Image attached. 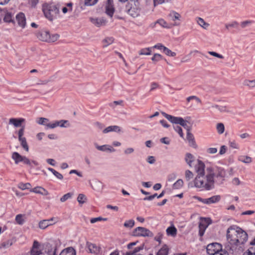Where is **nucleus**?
Listing matches in <instances>:
<instances>
[{
    "label": "nucleus",
    "instance_id": "nucleus-6",
    "mask_svg": "<svg viewBox=\"0 0 255 255\" xmlns=\"http://www.w3.org/2000/svg\"><path fill=\"white\" fill-rule=\"evenodd\" d=\"M130 7L128 10V13L133 17H136L140 15L141 8L139 2L137 0L131 1Z\"/></svg>",
    "mask_w": 255,
    "mask_h": 255
},
{
    "label": "nucleus",
    "instance_id": "nucleus-14",
    "mask_svg": "<svg viewBox=\"0 0 255 255\" xmlns=\"http://www.w3.org/2000/svg\"><path fill=\"white\" fill-rule=\"evenodd\" d=\"M94 146L98 150L107 153L113 152L115 150L111 145L108 144L99 145L97 143H95Z\"/></svg>",
    "mask_w": 255,
    "mask_h": 255
},
{
    "label": "nucleus",
    "instance_id": "nucleus-28",
    "mask_svg": "<svg viewBox=\"0 0 255 255\" xmlns=\"http://www.w3.org/2000/svg\"><path fill=\"white\" fill-rule=\"evenodd\" d=\"M166 233L168 235L174 237L177 234V229L174 226H171L167 228Z\"/></svg>",
    "mask_w": 255,
    "mask_h": 255
},
{
    "label": "nucleus",
    "instance_id": "nucleus-1",
    "mask_svg": "<svg viewBox=\"0 0 255 255\" xmlns=\"http://www.w3.org/2000/svg\"><path fill=\"white\" fill-rule=\"evenodd\" d=\"M187 164L190 167L194 166L195 170L198 173L194 180L196 187L207 190L213 188L214 181L213 175L208 174L205 177V164L201 160H189Z\"/></svg>",
    "mask_w": 255,
    "mask_h": 255
},
{
    "label": "nucleus",
    "instance_id": "nucleus-54",
    "mask_svg": "<svg viewBox=\"0 0 255 255\" xmlns=\"http://www.w3.org/2000/svg\"><path fill=\"white\" fill-rule=\"evenodd\" d=\"M162 59V56L159 54H154L153 56L151 58V60L154 62H158Z\"/></svg>",
    "mask_w": 255,
    "mask_h": 255
},
{
    "label": "nucleus",
    "instance_id": "nucleus-27",
    "mask_svg": "<svg viewBox=\"0 0 255 255\" xmlns=\"http://www.w3.org/2000/svg\"><path fill=\"white\" fill-rule=\"evenodd\" d=\"M169 248L166 245H164L157 252L156 255H168Z\"/></svg>",
    "mask_w": 255,
    "mask_h": 255
},
{
    "label": "nucleus",
    "instance_id": "nucleus-61",
    "mask_svg": "<svg viewBox=\"0 0 255 255\" xmlns=\"http://www.w3.org/2000/svg\"><path fill=\"white\" fill-rule=\"evenodd\" d=\"M160 140L161 143L167 145L169 144L170 142V139L167 137H162L160 139Z\"/></svg>",
    "mask_w": 255,
    "mask_h": 255
},
{
    "label": "nucleus",
    "instance_id": "nucleus-8",
    "mask_svg": "<svg viewBox=\"0 0 255 255\" xmlns=\"http://www.w3.org/2000/svg\"><path fill=\"white\" fill-rule=\"evenodd\" d=\"M236 230H237V231L238 233L237 238L238 240H239V242H238V246L239 245L244 244L245 242H246L248 240V236L245 231L238 226Z\"/></svg>",
    "mask_w": 255,
    "mask_h": 255
},
{
    "label": "nucleus",
    "instance_id": "nucleus-33",
    "mask_svg": "<svg viewBox=\"0 0 255 255\" xmlns=\"http://www.w3.org/2000/svg\"><path fill=\"white\" fill-rule=\"evenodd\" d=\"M208 227V225H205L203 223H200L199 225V235L200 237H202L204 234L205 230Z\"/></svg>",
    "mask_w": 255,
    "mask_h": 255
},
{
    "label": "nucleus",
    "instance_id": "nucleus-7",
    "mask_svg": "<svg viewBox=\"0 0 255 255\" xmlns=\"http://www.w3.org/2000/svg\"><path fill=\"white\" fill-rule=\"evenodd\" d=\"M133 235L134 236L144 237H152L153 236V233L150 230L145 228L141 227H137L134 230Z\"/></svg>",
    "mask_w": 255,
    "mask_h": 255
},
{
    "label": "nucleus",
    "instance_id": "nucleus-49",
    "mask_svg": "<svg viewBox=\"0 0 255 255\" xmlns=\"http://www.w3.org/2000/svg\"><path fill=\"white\" fill-rule=\"evenodd\" d=\"M174 130L179 134L181 137H183V133L182 128L179 126H173Z\"/></svg>",
    "mask_w": 255,
    "mask_h": 255
},
{
    "label": "nucleus",
    "instance_id": "nucleus-47",
    "mask_svg": "<svg viewBox=\"0 0 255 255\" xmlns=\"http://www.w3.org/2000/svg\"><path fill=\"white\" fill-rule=\"evenodd\" d=\"M228 251L226 249L225 250H223L222 247H221V250H219L216 253H214V255H229Z\"/></svg>",
    "mask_w": 255,
    "mask_h": 255
},
{
    "label": "nucleus",
    "instance_id": "nucleus-3",
    "mask_svg": "<svg viewBox=\"0 0 255 255\" xmlns=\"http://www.w3.org/2000/svg\"><path fill=\"white\" fill-rule=\"evenodd\" d=\"M25 122V120L23 118H10L9 120L8 124L13 126L15 128H21L17 132L18 140L22 147L27 151L28 146L25 137L23 136L25 127L24 126H22V124Z\"/></svg>",
    "mask_w": 255,
    "mask_h": 255
},
{
    "label": "nucleus",
    "instance_id": "nucleus-42",
    "mask_svg": "<svg viewBox=\"0 0 255 255\" xmlns=\"http://www.w3.org/2000/svg\"><path fill=\"white\" fill-rule=\"evenodd\" d=\"M15 221L18 224L23 225L24 223L23 215L21 214L17 215L15 217Z\"/></svg>",
    "mask_w": 255,
    "mask_h": 255
},
{
    "label": "nucleus",
    "instance_id": "nucleus-40",
    "mask_svg": "<svg viewBox=\"0 0 255 255\" xmlns=\"http://www.w3.org/2000/svg\"><path fill=\"white\" fill-rule=\"evenodd\" d=\"M87 198L86 196L83 194H79L77 197V201L79 204H82L86 202Z\"/></svg>",
    "mask_w": 255,
    "mask_h": 255
},
{
    "label": "nucleus",
    "instance_id": "nucleus-18",
    "mask_svg": "<svg viewBox=\"0 0 255 255\" xmlns=\"http://www.w3.org/2000/svg\"><path fill=\"white\" fill-rule=\"evenodd\" d=\"M91 22L95 25L98 27H100L102 25H104L106 23V20L103 17L100 18H93L91 17L90 18Z\"/></svg>",
    "mask_w": 255,
    "mask_h": 255
},
{
    "label": "nucleus",
    "instance_id": "nucleus-34",
    "mask_svg": "<svg viewBox=\"0 0 255 255\" xmlns=\"http://www.w3.org/2000/svg\"><path fill=\"white\" fill-rule=\"evenodd\" d=\"M183 185V181L182 179H178L175 182L172 186L173 189H178L181 188Z\"/></svg>",
    "mask_w": 255,
    "mask_h": 255
},
{
    "label": "nucleus",
    "instance_id": "nucleus-41",
    "mask_svg": "<svg viewBox=\"0 0 255 255\" xmlns=\"http://www.w3.org/2000/svg\"><path fill=\"white\" fill-rule=\"evenodd\" d=\"M169 16L171 18V19L173 21H175L176 20H179L181 17L180 14L175 11H173L172 12L170 13L169 14Z\"/></svg>",
    "mask_w": 255,
    "mask_h": 255
},
{
    "label": "nucleus",
    "instance_id": "nucleus-60",
    "mask_svg": "<svg viewBox=\"0 0 255 255\" xmlns=\"http://www.w3.org/2000/svg\"><path fill=\"white\" fill-rule=\"evenodd\" d=\"M208 53L209 54H210L211 55H212L213 56H215V57H218L219 58H220V59H223L224 58V57L223 55H221V54H219L218 53H217V52H214V51H209L208 52Z\"/></svg>",
    "mask_w": 255,
    "mask_h": 255
},
{
    "label": "nucleus",
    "instance_id": "nucleus-52",
    "mask_svg": "<svg viewBox=\"0 0 255 255\" xmlns=\"http://www.w3.org/2000/svg\"><path fill=\"white\" fill-rule=\"evenodd\" d=\"M107 218H103L102 217H97V218H92L90 220V222L92 224H94V223H96L97 222H99V221H107Z\"/></svg>",
    "mask_w": 255,
    "mask_h": 255
},
{
    "label": "nucleus",
    "instance_id": "nucleus-43",
    "mask_svg": "<svg viewBox=\"0 0 255 255\" xmlns=\"http://www.w3.org/2000/svg\"><path fill=\"white\" fill-rule=\"evenodd\" d=\"M217 130L219 134H222L225 130V127L223 123H218L217 125Z\"/></svg>",
    "mask_w": 255,
    "mask_h": 255
},
{
    "label": "nucleus",
    "instance_id": "nucleus-55",
    "mask_svg": "<svg viewBox=\"0 0 255 255\" xmlns=\"http://www.w3.org/2000/svg\"><path fill=\"white\" fill-rule=\"evenodd\" d=\"M155 23H158L163 27H168V26L166 22L162 19H160L157 20Z\"/></svg>",
    "mask_w": 255,
    "mask_h": 255
},
{
    "label": "nucleus",
    "instance_id": "nucleus-36",
    "mask_svg": "<svg viewBox=\"0 0 255 255\" xmlns=\"http://www.w3.org/2000/svg\"><path fill=\"white\" fill-rule=\"evenodd\" d=\"M113 42L114 38L112 37H106L103 41L104 47H107L108 45L112 44Z\"/></svg>",
    "mask_w": 255,
    "mask_h": 255
},
{
    "label": "nucleus",
    "instance_id": "nucleus-15",
    "mask_svg": "<svg viewBox=\"0 0 255 255\" xmlns=\"http://www.w3.org/2000/svg\"><path fill=\"white\" fill-rule=\"evenodd\" d=\"M106 12L110 16L112 17L115 12L113 0H108L106 4Z\"/></svg>",
    "mask_w": 255,
    "mask_h": 255
},
{
    "label": "nucleus",
    "instance_id": "nucleus-29",
    "mask_svg": "<svg viewBox=\"0 0 255 255\" xmlns=\"http://www.w3.org/2000/svg\"><path fill=\"white\" fill-rule=\"evenodd\" d=\"M3 20L5 22H13V16L11 12H7L4 15Z\"/></svg>",
    "mask_w": 255,
    "mask_h": 255
},
{
    "label": "nucleus",
    "instance_id": "nucleus-48",
    "mask_svg": "<svg viewBox=\"0 0 255 255\" xmlns=\"http://www.w3.org/2000/svg\"><path fill=\"white\" fill-rule=\"evenodd\" d=\"M134 225V221L133 220H129L126 221L124 223V226L127 228H132Z\"/></svg>",
    "mask_w": 255,
    "mask_h": 255
},
{
    "label": "nucleus",
    "instance_id": "nucleus-19",
    "mask_svg": "<svg viewBox=\"0 0 255 255\" xmlns=\"http://www.w3.org/2000/svg\"><path fill=\"white\" fill-rule=\"evenodd\" d=\"M87 245L90 253L98 254L100 253L101 248L96 244L87 242Z\"/></svg>",
    "mask_w": 255,
    "mask_h": 255
},
{
    "label": "nucleus",
    "instance_id": "nucleus-39",
    "mask_svg": "<svg viewBox=\"0 0 255 255\" xmlns=\"http://www.w3.org/2000/svg\"><path fill=\"white\" fill-rule=\"evenodd\" d=\"M151 48H146L141 49L139 51V55H149L151 54Z\"/></svg>",
    "mask_w": 255,
    "mask_h": 255
},
{
    "label": "nucleus",
    "instance_id": "nucleus-62",
    "mask_svg": "<svg viewBox=\"0 0 255 255\" xmlns=\"http://www.w3.org/2000/svg\"><path fill=\"white\" fill-rule=\"evenodd\" d=\"M207 152L209 154H214L217 152V148L215 147H210L207 149Z\"/></svg>",
    "mask_w": 255,
    "mask_h": 255
},
{
    "label": "nucleus",
    "instance_id": "nucleus-57",
    "mask_svg": "<svg viewBox=\"0 0 255 255\" xmlns=\"http://www.w3.org/2000/svg\"><path fill=\"white\" fill-rule=\"evenodd\" d=\"M229 144L230 146L233 148L238 149L239 148V144L235 140L230 141Z\"/></svg>",
    "mask_w": 255,
    "mask_h": 255
},
{
    "label": "nucleus",
    "instance_id": "nucleus-2",
    "mask_svg": "<svg viewBox=\"0 0 255 255\" xmlns=\"http://www.w3.org/2000/svg\"><path fill=\"white\" fill-rule=\"evenodd\" d=\"M237 228L236 226H230L227 231V239L228 243H227L225 248L231 254H234L236 251L238 247V240L237 237L238 235Z\"/></svg>",
    "mask_w": 255,
    "mask_h": 255
},
{
    "label": "nucleus",
    "instance_id": "nucleus-4",
    "mask_svg": "<svg viewBox=\"0 0 255 255\" xmlns=\"http://www.w3.org/2000/svg\"><path fill=\"white\" fill-rule=\"evenodd\" d=\"M43 11L45 17L49 20L52 21L56 17L58 14L59 7L58 5L46 4L43 6Z\"/></svg>",
    "mask_w": 255,
    "mask_h": 255
},
{
    "label": "nucleus",
    "instance_id": "nucleus-31",
    "mask_svg": "<svg viewBox=\"0 0 255 255\" xmlns=\"http://www.w3.org/2000/svg\"><path fill=\"white\" fill-rule=\"evenodd\" d=\"M243 85L249 88H253L255 87V79L253 80L246 79L243 82Z\"/></svg>",
    "mask_w": 255,
    "mask_h": 255
},
{
    "label": "nucleus",
    "instance_id": "nucleus-21",
    "mask_svg": "<svg viewBox=\"0 0 255 255\" xmlns=\"http://www.w3.org/2000/svg\"><path fill=\"white\" fill-rule=\"evenodd\" d=\"M30 191L42 195H47L49 194L47 190L41 186H37L34 188L30 189Z\"/></svg>",
    "mask_w": 255,
    "mask_h": 255
},
{
    "label": "nucleus",
    "instance_id": "nucleus-63",
    "mask_svg": "<svg viewBox=\"0 0 255 255\" xmlns=\"http://www.w3.org/2000/svg\"><path fill=\"white\" fill-rule=\"evenodd\" d=\"M143 246H141L140 247H136L134 249V250L132 251V253H133V255H135L136 254L139 252L140 251L143 250Z\"/></svg>",
    "mask_w": 255,
    "mask_h": 255
},
{
    "label": "nucleus",
    "instance_id": "nucleus-59",
    "mask_svg": "<svg viewBox=\"0 0 255 255\" xmlns=\"http://www.w3.org/2000/svg\"><path fill=\"white\" fill-rule=\"evenodd\" d=\"M186 138L188 142L195 139L193 134L190 131L187 132Z\"/></svg>",
    "mask_w": 255,
    "mask_h": 255
},
{
    "label": "nucleus",
    "instance_id": "nucleus-5",
    "mask_svg": "<svg viewBox=\"0 0 255 255\" xmlns=\"http://www.w3.org/2000/svg\"><path fill=\"white\" fill-rule=\"evenodd\" d=\"M208 175H213V181L218 184H221L225 180V170L222 168H218L215 172L211 171Z\"/></svg>",
    "mask_w": 255,
    "mask_h": 255
},
{
    "label": "nucleus",
    "instance_id": "nucleus-56",
    "mask_svg": "<svg viewBox=\"0 0 255 255\" xmlns=\"http://www.w3.org/2000/svg\"><path fill=\"white\" fill-rule=\"evenodd\" d=\"M12 158L13 159H26L25 157H22L19 153L17 152H14L12 155Z\"/></svg>",
    "mask_w": 255,
    "mask_h": 255
},
{
    "label": "nucleus",
    "instance_id": "nucleus-23",
    "mask_svg": "<svg viewBox=\"0 0 255 255\" xmlns=\"http://www.w3.org/2000/svg\"><path fill=\"white\" fill-rule=\"evenodd\" d=\"M36 123L40 125L45 126L46 129L50 128L49 125H51V123H49V120L45 118H38L36 120Z\"/></svg>",
    "mask_w": 255,
    "mask_h": 255
},
{
    "label": "nucleus",
    "instance_id": "nucleus-24",
    "mask_svg": "<svg viewBox=\"0 0 255 255\" xmlns=\"http://www.w3.org/2000/svg\"><path fill=\"white\" fill-rule=\"evenodd\" d=\"M49 33L47 31H41L37 33V36L41 41L48 42Z\"/></svg>",
    "mask_w": 255,
    "mask_h": 255
},
{
    "label": "nucleus",
    "instance_id": "nucleus-38",
    "mask_svg": "<svg viewBox=\"0 0 255 255\" xmlns=\"http://www.w3.org/2000/svg\"><path fill=\"white\" fill-rule=\"evenodd\" d=\"M197 22L199 25H200L201 27L204 28V29H206L209 25V24L206 23L203 19L202 18L199 17L197 20Z\"/></svg>",
    "mask_w": 255,
    "mask_h": 255
},
{
    "label": "nucleus",
    "instance_id": "nucleus-9",
    "mask_svg": "<svg viewBox=\"0 0 255 255\" xmlns=\"http://www.w3.org/2000/svg\"><path fill=\"white\" fill-rule=\"evenodd\" d=\"M196 198L200 202L205 204H211L216 203L219 202L221 200V196L220 195L213 196L209 198H202L199 197H196Z\"/></svg>",
    "mask_w": 255,
    "mask_h": 255
},
{
    "label": "nucleus",
    "instance_id": "nucleus-35",
    "mask_svg": "<svg viewBox=\"0 0 255 255\" xmlns=\"http://www.w3.org/2000/svg\"><path fill=\"white\" fill-rule=\"evenodd\" d=\"M31 187V185L29 183H23L21 182L19 183L18 185V187L22 190L25 189H29Z\"/></svg>",
    "mask_w": 255,
    "mask_h": 255
},
{
    "label": "nucleus",
    "instance_id": "nucleus-44",
    "mask_svg": "<svg viewBox=\"0 0 255 255\" xmlns=\"http://www.w3.org/2000/svg\"><path fill=\"white\" fill-rule=\"evenodd\" d=\"M163 52L167 56L171 57H174L175 56H176V54L175 52L171 51L169 49L166 47L165 46L164 48Z\"/></svg>",
    "mask_w": 255,
    "mask_h": 255
},
{
    "label": "nucleus",
    "instance_id": "nucleus-58",
    "mask_svg": "<svg viewBox=\"0 0 255 255\" xmlns=\"http://www.w3.org/2000/svg\"><path fill=\"white\" fill-rule=\"evenodd\" d=\"M98 0H85V4L86 5H93L96 4Z\"/></svg>",
    "mask_w": 255,
    "mask_h": 255
},
{
    "label": "nucleus",
    "instance_id": "nucleus-20",
    "mask_svg": "<svg viewBox=\"0 0 255 255\" xmlns=\"http://www.w3.org/2000/svg\"><path fill=\"white\" fill-rule=\"evenodd\" d=\"M16 19L18 25L24 28L26 24V18L24 13L20 12L16 16Z\"/></svg>",
    "mask_w": 255,
    "mask_h": 255
},
{
    "label": "nucleus",
    "instance_id": "nucleus-13",
    "mask_svg": "<svg viewBox=\"0 0 255 255\" xmlns=\"http://www.w3.org/2000/svg\"><path fill=\"white\" fill-rule=\"evenodd\" d=\"M210 106L209 107V109H217L221 113H231L232 111L230 110V108L227 106L225 104H210Z\"/></svg>",
    "mask_w": 255,
    "mask_h": 255
},
{
    "label": "nucleus",
    "instance_id": "nucleus-12",
    "mask_svg": "<svg viewBox=\"0 0 255 255\" xmlns=\"http://www.w3.org/2000/svg\"><path fill=\"white\" fill-rule=\"evenodd\" d=\"M57 218L55 217H52L47 220H43L39 223V227L41 229H45L47 227L57 223Z\"/></svg>",
    "mask_w": 255,
    "mask_h": 255
},
{
    "label": "nucleus",
    "instance_id": "nucleus-51",
    "mask_svg": "<svg viewBox=\"0 0 255 255\" xmlns=\"http://www.w3.org/2000/svg\"><path fill=\"white\" fill-rule=\"evenodd\" d=\"M193 178V174L192 173V172L189 170H187L185 171L186 180L187 181H189Z\"/></svg>",
    "mask_w": 255,
    "mask_h": 255
},
{
    "label": "nucleus",
    "instance_id": "nucleus-11",
    "mask_svg": "<svg viewBox=\"0 0 255 255\" xmlns=\"http://www.w3.org/2000/svg\"><path fill=\"white\" fill-rule=\"evenodd\" d=\"M70 126V124L68 121L65 120H61L60 121H55L51 125H49V127L50 129L54 128L57 127L60 128H68Z\"/></svg>",
    "mask_w": 255,
    "mask_h": 255
},
{
    "label": "nucleus",
    "instance_id": "nucleus-25",
    "mask_svg": "<svg viewBox=\"0 0 255 255\" xmlns=\"http://www.w3.org/2000/svg\"><path fill=\"white\" fill-rule=\"evenodd\" d=\"M15 164H18L19 162H22L31 167H34L38 165V163L36 160H14Z\"/></svg>",
    "mask_w": 255,
    "mask_h": 255
},
{
    "label": "nucleus",
    "instance_id": "nucleus-32",
    "mask_svg": "<svg viewBox=\"0 0 255 255\" xmlns=\"http://www.w3.org/2000/svg\"><path fill=\"white\" fill-rule=\"evenodd\" d=\"M59 38V35L58 34H51L50 33H49L48 35V42H54L56 41H57L58 38Z\"/></svg>",
    "mask_w": 255,
    "mask_h": 255
},
{
    "label": "nucleus",
    "instance_id": "nucleus-64",
    "mask_svg": "<svg viewBox=\"0 0 255 255\" xmlns=\"http://www.w3.org/2000/svg\"><path fill=\"white\" fill-rule=\"evenodd\" d=\"M246 254H248V255H255V248H250Z\"/></svg>",
    "mask_w": 255,
    "mask_h": 255
},
{
    "label": "nucleus",
    "instance_id": "nucleus-53",
    "mask_svg": "<svg viewBox=\"0 0 255 255\" xmlns=\"http://www.w3.org/2000/svg\"><path fill=\"white\" fill-rule=\"evenodd\" d=\"M154 6H156L158 4H161L166 3L170 1L171 0H153Z\"/></svg>",
    "mask_w": 255,
    "mask_h": 255
},
{
    "label": "nucleus",
    "instance_id": "nucleus-45",
    "mask_svg": "<svg viewBox=\"0 0 255 255\" xmlns=\"http://www.w3.org/2000/svg\"><path fill=\"white\" fill-rule=\"evenodd\" d=\"M46 247L51 248V249H48L47 252L48 255H56L57 249L56 247L54 248V250L52 251L51 245L50 244H47Z\"/></svg>",
    "mask_w": 255,
    "mask_h": 255
},
{
    "label": "nucleus",
    "instance_id": "nucleus-30",
    "mask_svg": "<svg viewBox=\"0 0 255 255\" xmlns=\"http://www.w3.org/2000/svg\"><path fill=\"white\" fill-rule=\"evenodd\" d=\"M188 122L187 121L184 120L183 119L181 122L180 125L182 126L187 130V132H190L192 128L191 126L188 125Z\"/></svg>",
    "mask_w": 255,
    "mask_h": 255
},
{
    "label": "nucleus",
    "instance_id": "nucleus-16",
    "mask_svg": "<svg viewBox=\"0 0 255 255\" xmlns=\"http://www.w3.org/2000/svg\"><path fill=\"white\" fill-rule=\"evenodd\" d=\"M161 114L166 119L173 124L180 125L183 119L182 118L174 117L164 112H162Z\"/></svg>",
    "mask_w": 255,
    "mask_h": 255
},
{
    "label": "nucleus",
    "instance_id": "nucleus-17",
    "mask_svg": "<svg viewBox=\"0 0 255 255\" xmlns=\"http://www.w3.org/2000/svg\"><path fill=\"white\" fill-rule=\"evenodd\" d=\"M40 244L37 241H34L32 247L30 250L31 255H40L42 254L41 250H39Z\"/></svg>",
    "mask_w": 255,
    "mask_h": 255
},
{
    "label": "nucleus",
    "instance_id": "nucleus-22",
    "mask_svg": "<svg viewBox=\"0 0 255 255\" xmlns=\"http://www.w3.org/2000/svg\"><path fill=\"white\" fill-rule=\"evenodd\" d=\"M121 132L122 131L121 128L118 126H111L103 129L104 133H107L110 132Z\"/></svg>",
    "mask_w": 255,
    "mask_h": 255
},
{
    "label": "nucleus",
    "instance_id": "nucleus-37",
    "mask_svg": "<svg viewBox=\"0 0 255 255\" xmlns=\"http://www.w3.org/2000/svg\"><path fill=\"white\" fill-rule=\"evenodd\" d=\"M47 169L48 170L50 171L58 179H63V176L61 173L52 168L49 167Z\"/></svg>",
    "mask_w": 255,
    "mask_h": 255
},
{
    "label": "nucleus",
    "instance_id": "nucleus-46",
    "mask_svg": "<svg viewBox=\"0 0 255 255\" xmlns=\"http://www.w3.org/2000/svg\"><path fill=\"white\" fill-rule=\"evenodd\" d=\"M73 194L72 193H68L65 195H64L61 198H60V201L62 202H64L68 199L71 198Z\"/></svg>",
    "mask_w": 255,
    "mask_h": 255
},
{
    "label": "nucleus",
    "instance_id": "nucleus-10",
    "mask_svg": "<svg viewBox=\"0 0 255 255\" xmlns=\"http://www.w3.org/2000/svg\"><path fill=\"white\" fill-rule=\"evenodd\" d=\"M222 245L217 243H213L207 245L206 251L208 254L214 255V253H216L219 250H221Z\"/></svg>",
    "mask_w": 255,
    "mask_h": 255
},
{
    "label": "nucleus",
    "instance_id": "nucleus-50",
    "mask_svg": "<svg viewBox=\"0 0 255 255\" xmlns=\"http://www.w3.org/2000/svg\"><path fill=\"white\" fill-rule=\"evenodd\" d=\"M13 244L12 241L11 240H8L6 241L3 242L1 244V246L4 248H7L10 247Z\"/></svg>",
    "mask_w": 255,
    "mask_h": 255
},
{
    "label": "nucleus",
    "instance_id": "nucleus-26",
    "mask_svg": "<svg viewBox=\"0 0 255 255\" xmlns=\"http://www.w3.org/2000/svg\"><path fill=\"white\" fill-rule=\"evenodd\" d=\"M59 255H76V252L73 248L68 247L64 249Z\"/></svg>",
    "mask_w": 255,
    "mask_h": 255
}]
</instances>
